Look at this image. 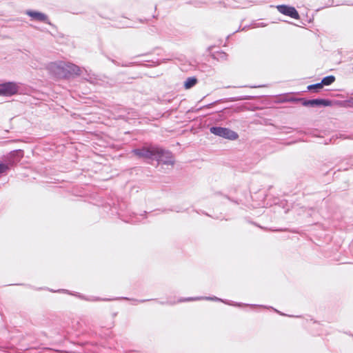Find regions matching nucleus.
Wrapping results in <instances>:
<instances>
[{
  "label": "nucleus",
  "mask_w": 353,
  "mask_h": 353,
  "mask_svg": "<svg viewBox=\"0 0 353 353\" xmlns=\"http://www.w3.org/2000/svg\"><path fill=\"white\" fill-rule=\"evenodd\" d=\"M158 154L156 155L155 161H157L159 163H163L165 165H173L174 163V159L172 154L168 151L165 150L163 148L158 146Z\"/></svg>",
  "instance_id": "39448f33"
},
{
  "label": "nucleus",
  "mask_w": 353,
  "mask_h": 353,
  "mask_svg": "<svg viewBox=\"0 0 353 353\" xmlns=\"http://www.w3.org/2000/svg\"><path fill=\"white\" fill-rule=\"evenodd\" d=\"M47 69L51 74L59 79H66L74 75H81L83 71L78 65L63 61L50 62L47 65Z\"/></svg>",
  "instance_id": "f257e3e1"
},
{
  "label": "nucleus",
  "mask_w": 353,
  "mask_h": 353,
  "mask_svg": "<svg viewBox=\"0 0 353 353\" xmlns=\"http://www.w3.org/2000/svg\"><path fill=\"white\" fill-rule=\"evenodd\" d=\"M292 101H302V105L305 107H314V106H330L332 105V101L328 99H294Z\"/></svg>",
  "instance_id": "423d86ee"
},
{
  "label": "nucleus",
  "mask_w": 353,
  "mask_h": 353,
  "mask_svg": "<svg viewBox=\"0 0 353 353\" xmlns=\"http://www.w3.org/2000/svg\"><path fill=\"white\" fill-rule=\"evenodd\" d=\"M335 81V77L333 75H330L324 77L321 81L322 85H330Z\"/></svg>",
  "instance_id": "9b49d317"
},
{
  "label": "nucleus",
  "mask_w": 353,
  "mask_h": 353,
  "mask_svg": "<svg viewBox=\"0 0 353 353\" xmlns=\"http://www.w3.org/2000/svg\"><path fill=\"white\" fill-rule=\"evenodd\" d=\"M219 58L222 59H226L228 55L225 52H221L219 54Z\"/></svg>",
  "instance_id": "2eb2a0df"
},
{
  "label": "nucleus",
  "mask_w": 353,
  "mask_h": 353,
  "mask_svg": "<svg viewBox=\"0 0 353 353\" xmlns=\"http://www.w3.org/2000/svg\"><path fill=\"white\" fill-rule=\"evenodd\" d=\"M75 296L79 297V298H81V299H85L87 301H100L101 300V299L99 298H97V297H92V298H90V299H85L84 298L83 296L80 295L79 294H75Z\"/></svg>",
  "instance_id": "4468645a"
},
{
  "label": "nucleus",
  "mask_w": 353,
  "mask_h": 353,
  "mask_svg": "<svg viewBox=\"0 0 353 353\" xmlns=\"http://www.w3.org/2000/svg\"><path fill=\"white\" fill-rule=\"evenodd\" d=\"M8 169L9 167L8 165L4 163H0V174L5 173Z\"/></svg>",
  "instance_id": "ddd939ff"
},
{
  "label": "nucleus",
  "mask_w": 353,
  "mask_h": 353,
  "mask_svg": "<svg viewBox=\"0 0 353 353\" xmlns=\"http://www.w3.org/2000/svg\"><path fill=\"white\" fill-rule=\"evenodd\" d=\"M158 152V146L154 145H144L131 151V154L145 161H154Z\"/></svg>",
  "instance_id": "f03ea898"
},
{
  "label": "nucleus",
  "mask_w": 353,
  "mask_h": 353,
  "mask_svg": "<svg viewBox=\"0 0 353 353\" xmlns=\"http://www.w3.org/2000/svg\"><path fill=\"white\" fill-rule=\"evenodd\" d=\"M26 14L33 20L45 22L49 25H51V23L48 20V16L44 13L33 10H27Z\"/></svg>",
  "instance_id": "1a4fd4ad"
},
{
  "label": "nucleus",
  "mask_w": 353,
  "mask_h": 353,
  "mask_svg": "<svg viewBox=\"0 0 353 353\" xmlns=\"http://www.w3.org/2000/svg\"><path fill=\"white\" fill-rule=\"evenodd\" d=\"M265 26V25L263 23H259V24L256 26V27H259V26H262V27H263V26Z\"/></svg>",
  "instance_id": "dca6fc26"
},
{
  "label": "nucleus",
  "mask_w": 353,
  "mask_h": 353,
  "mask_svg": "<svg viewBox=\"0 0 353 353\" xmlns=\"http://www.w3.org/2000/svg\"><path fill=\"white\" fill-rule=\"evenodd\" d=\"M278 11L286 16L290 17L291 18L299 19V14L295 8L287 5H279L276 6Z\"/></svg>",
  "instance_id": "0eeeda50"
},
{
  "label": "nucleus",
  "mask_w": 353,
  "mask_h": 353,
  "mask_svg": "<svg viewBox=\"0 0 353 353\" xmlns=\"http://www.w3.org/2000/svg\"><path fill=\"white\" fill-rule=\"evenodd\" d=\"M323 88V85L321 84V82L317 83L315 84L309 85L307 86V90H319Z\"/></svg>",
  "instance_id": "f8f14e48"
},
{
  "label": "nucleus",
  "mask_w": 353,
  "mask_h": 353,
  "mask_svg": "<svg viewBox=\"0 0 353 353\" xmlns=\"http://www.w3.org/2000/svg\"><path fill=\"white\" fill-rule=\"evenodd\" d=\"M252 307H263V305H252Z\"/></svg>",
  "instance_id": "f3484780"
},
{
  "label": "nucleus",
  "mask_w": 353,
  "mask_h": 353,
  "mask_svg": "<svg viewBox=\"0 0 353 353\" xmlns=\"http://www.w3.org/2000/svg\"><path fill=\"white\" fill-rule=\"evenodd\" d=\"M198 82V80L194 77H188L185 81H184V88L185 89H190L192 87H194Z\"/></svg>",
  "instance_id": "9d476101"
},
{
  "label": "nucleus",
  "mask_w": 353,
  "mask_h": 353,
  "mask_svg": "<svg viewBox=\"0 0 353 353\" xmlns=\"http://www.w3.org/2000/svg\"><path fill=\"white\" fill-rule=\"evenodd\" d=\"M20 88V83L8 81L0 84V96L12 97L18 93Z\"/></svg>",
  "instance_id": "7ed1b4c3"
},
{
  "label": "nucleus",
  "mask_w": 353,
  "mask_h": 353,
  "mask_svg": "<svg viewBox=\"0 0 353 353\" xmlns=\"http://www.w3.org/2000/svg\"><path fill=\"white\" fill-rule=\"evenodd\" d=\"M210 132L216 136L230 140H235L238 138L236 132L227 128L214 126L210 128Z\"/></svg>",
  "instance_id": "20e7f679"
},
{
  "label": "nucleus",
  "mask_w": 353,
  "mask_h": 353,
  "mask_svg": "<svg viewBox=\"0 0 353 353\" xmlns=\"http://www.w3.org/2000/svg\"><path fill=\"white\" fill-rule=\"evenodd\" d=\"M203 299H205V300H210V301H221L224 303H226V304H228V305H234V306H241L242 304L241 303H230L228 302V301L226 300H223L221 299H219L216 296H205V297H188V298H186V299H180L179 301V302H183V301H198V300H203Z\"/></svg>",
  "instance_id": "6e6552de"
},
{
  "label": "nucleus",
  "mask_w": 353,
  "mask_h": 353,
  "mask_svg": "<svg viewBox=\"0 0 353 353\" xmlns=\"http://www.w3.org/2000/svg\"><path fill=\"white\" fill-rule=\"evenodd\" d=\"M146 301V300H141V301H137V302H141V303H142V302H144V301Z\"/></svg>",
  "instance_id": "a211bd4d"
}]
</instances>
